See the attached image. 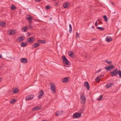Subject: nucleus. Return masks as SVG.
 Masks as SVG:
<instances>
[{"instance_id":"f257e3e1","label":"nucleus","mask_w":121,"mask_h":121,"mask_svg":"<svg viewBox=\"0 0 121 121\" xmlns=\"http://www.w3.org/2000/svg\"><path fill=\"white\" fill-rule=\"evenodd\" d=\"M50 88L51 90L53 93L56 92V87L54 83L51 82L50 83Z\"/></svg>"},{"instance_id":"f03ea898","label":"nucleus","mask_w":121,"mask_h":121,"mask_svg":"<svg viewBox=\"0 0 121 121\" xmlns=\"http://www.w3.org/2000/svg\"><path fill=\"white\" fill-rule=\"evenodd\" d=\"M80 99L82 100L81 103L83 104H85L86 101V98L84 96V93H82L80 95Z\"/></svg>"},{"instance_id":"7ed1b4c3","label":"nucleus","mask_w":121,"mask_h":121,"mask_svg":"<svg viewBox=\"0 0 121 121\" xmlns=\"http://www.w3.org/2000/svg\"><path fill=\"white\" fill-rule=\"evenodd\" d=\"M118 71L117 69H116L111 73V76H117L118 74Z\"/></svg>"},{"instance_id":"20e7f679","label":"nucleus","mask_w":121,"mask_h":121,"mask_svg":"<svg viewBox=\"0 0 121 121\" xmlns=\"http://www.w3.org/2000/svg\"><path fill=\"white\" fill-rule=\"evenodd\" d=\"M62 59L63 62L66 65H69L70 64V62L68 60L65 56H63Z\"/></svg>"},{"instance_id":"39448f33","label":"nucleus","mask_w":121,"mask_h":121,"mask_svg":"<svg viewBox=\"0 0 121 121\" xmlns=\"http://www.w3.org/2000/svg\"><path fill=\"white\" fill-rule=\"evenodd\" d=\"M114 67V66L113 65H110L109 66L106 67L105 68V69L108 71H110L113 69Z\"/></svg>"},{"instance_id":"423d86ee","label":"nucleus","mask_w":121,"mask_h":121,"mask_svg":"<svg viewBox=\"0 0 121 121\" xmlns=\"http://www.w3.org/2000/svg\"><path fill=\"white\" fill-rule=\"evenodd\" d=\"M44 93L43 90H41L38 93V99H40L43 97V95Z\"/></svg>"},{"instance_id":"0eeeda50","label":"nucleus","mask_w":121,"mask_h":121,"mask_svg":"<svg viewBox=\"0 0 121 121\" xmlns=\"http://www.w3.org/2000/svg\"><path fill=\"white\" fill-rule=\"evenodd\" d=\"M81 113H75L73 115V117L74 118H78L81 117Z\"/></svg>"},{"instance_id":"6e6552de","label":"nucleus","mask_w":121,"mask_h":121,"mask_svg":"<svg viewBox=\"0 0 121 121\" xmlns=\"http://www.w3.org/2000/svg\"><path fill=\"white\" fill-rule=\"evenodd\" d=\"M34 95H29L26 97V100H29L32 99L34 97Z\"/></svg>"},{"instance_id":"1a4fd4ad","label":"nucleus","mask_w":121,"mask_h":121,"mask_svg":"<svg viewBox=\"0 0 121 121\" xmlns=\"http://www.w3.org/2000/svg\"><path fill=\"white\" fill-rule=\"evenodd\" d=\"M26 41L28 43H31L34 41V38L32 37L26 39Z\"/></svg>"},{"instance_id":"9d476101","label":"nucleus","mask_w":121,"mask_h":121,"mask_svg":"<svg viewBox=\"0 0 121 121\" xmlns=\"http://www.w3.org/2000/svg\"><path fill=\"white\" fill-rule=\"evenodd\" d=\"M24 39V37L23 36H22L18 38L17 39V40L18 42H20L23 41Z\"/></svg>"},{"instance_id":"9b49d317","label":"nucleus","mask_w":121,"mask_h":121,"mask_svg":"<svg viewBox=\"0 0 121 121\" xmlns=\"http://www.w3.org/2000/svg\"><path fill=\"white\" fill-rule=\"evenodd\" d=\"M20 61L22 63H26L27 62V60L26 58H21L20 60Z\"/></svg>"},{"instance_id":"f8f14e48","label":"nucleus","mask_w":121,"mask_h":121,"mask_svg":"<svg viewBox=\"0 0 121 121\" xmlns=\"http://www.w3.org/2000/svg\"><path fill=\"white\" fill-rule=\"evenodd\" d=\"M84 86L88 90H89L90 89L89 85L88 83L87 82H85L84 83Z\"/></svg>"},{"instance_id":"ddd939ff","label":"nucleus","mask_w":121,"mask_h":121,"mask_svg":"<svg viewBox=\"0 0 121 121\" xmlns=\"http://www.w3.org/2000/svg\"><path fill=\"white\" fill-rule=\"evenodd\" d=\"M69 77H67L64 78L62 81V82H63L65 83L68 82L69 79Z\"/></svg>"},{"instance_id":"4468645a","label":"nucleus","mask_w":121,"mask_h":121,"mask_svg":"<svg viewBox=\"0 0 121 121\" xmlns=\"http://www.w3.org/2000/svg\"><path fill=\"white\" fill-rule=\"evenodd\" d=\"M112 38L109 36H107L106 38V40L108 42H110L112 40Z\"/></svg>"},{"instance_id":"2eb2a0df","label":"nucleus","mask_w":121,"mask_h":121,"mask_svg":"<svg viewBox=\"0 0 121 121\" xmlns=\"http://www.w3.org/2000/svg\"><path fill=\"white\" fill-rule=\"evenodd\" d=\"M113 85V83H109L106 84V87L107 88H109L112 87Z\"/></svg>"},{"instance_id":"dca6fc26","label":"nucleus","mask_w":121,"mask_h":121,"mask_svg":"<svg viewBox=\"0 0 121 121\" xmlns=\"http://www.w3.org/2000/svg\"><path fill=\"white\" fill-rule=\"evenodd\" d=\"M41 109V108L39 106H36L33 108L32 109L33 111L38 110H40Z\"/></svg>"},{"instance_id":"f3484780","label":"nucleus","mask_w":121,"mask_h":121,"mask_svg":"<svg viewBox=\"0 0 121 121\" xmlns=\"http://www.w3.org/2000/svg\"><path fill=\"white\" fill-rule=\"evenodd\" d=\"M63 113V112L61 111H58L56 113V115H60L62 114Z\"/></svg>"},{"instance_id":"a211bd4d","label":"nucleus","mask_w":121,"mask_h":121,"mask_svg":"<svg viewBox=\"0 0 121 121\" xmlns=\"http://www.w3.org/2000/svg\"><path fill=\"white\" fill-rule=\"evenodd\" d=\"M27 44L26 43L22 42L21 43V46L22 47H24L27 46Z\"/></svg>"},{"instance_id":"6ab92c4d","label":"nucleus","mask_w":121,"mask_h":121,"mask_svg":"<svg viewBox=\"0 0 121 121\" xmlns=\"http://www.w3.org/2000/svg\"><path fill=\"white\" fill-rule=\"evenodd\" d=\"M13 91L14 93H16L18 91L17 88H13Z\"/></svg>"},{"instance_id":"aec40b11","label":"nucleus","mask_w":121,"mask_h":121,"mask_svg":"<svg viewBox=\"0 0 121 121\" xmlns=\"http://www.w3.org/2000/svg\"><path fill=\"white\" fill-rule=\"evenodd\" d=\"M26 18L27 20H31L33 19L32 17L29 15H28L26 17Z\"/></svg>"},{"instance_id":"412c9836","label":"nucleus","mask_w":121,"mask_h":121,"mask_svg":"<svg viewBox=\"0 0 121 121\" xmlns=\"http://www.w3.org/2000/svg\"><path fill=\"white\" fill-rule=\"evenodd\" d=\"M39 45V44L38 43H35L34 44V46L32 47L33 48H36Z\"/></svg>"},{"instance_id":"4be33fe9","label":"nucleus","mask_w":121,"mask_h":121,"mask_svg":"<svg viewBox=\"0 0 121 121\" xmlns=\"http://www.w3.org/2000/svg\"><path fill=\"white\" fill-rule=\"evenodd\" d=\"M27 30V26H25V27L23 28L22 29V31L23 32H26Z\"/></svg>"},{"instance_id":"5701e85b","label":"nucleus","mask_w":121,"mask_h":121,"mask_svg":"<svg viewBox=\"0 0 121 121\" xmlns=\"http://www.w3.org/2000/svg\"><path fill=\"white\" fill-rule=\"evenodd\" d=\"M103 76V75H101L97 77L95 79V80L96 81H99L100 80V78H101L102 76Z\"/></svg>"},{"instance_id":"b1692460","label":"nucleus","mask_w":121,"mask_h":121,"mask_svg":"<svg viewBox=\"0 0 121 121\" xmlns=\"http://www.w3.org/2000/svg\"><path fill=\"white\" fill-rule=\"evenodd\" d=\"M38 42L39 43H45V42L44 40H38Z\"/></svg>"},{"instance_id":"393cba45","label":"nucleus","mask_w":121,"mask_h":121,"mask_svg":"<svg viewBox=\"0 0 121 121\" xmlns=\"http://www.w3.org/2000/svg\"><path fill=\"white\" fill-rule=\"evenodd\" d=\"M8 33L10 35L12 34H14V30H10L8 32Z\"/></svg>"},{"instance_id":"a878e982","label":"nucleus","mask_w":121,"mask_h":121,"mask_svg":"<svg viewBox=\"0 0 121 121\" xmlns=\"http://www.w3.org/2000/svg\"><path fill=\"white\" fill-rule=\"evenodd\" d=\"M97 29L101 31H104L105 29L104 28L100 27H97Z\"/></svg>"},{"instance_id":"bb28decb","label":"nucleus","mask_w":121,"mask_h":121,"mask_svg":"<svg viewBox=\"0 0 121 121\" xmlns=\"http://www.w3.org/2000/svg\"><path fill=\"white\" fill-rule=\"evenodd\" d=\"M68 54L69 56L70 57L72 56L74 54L73 52L71 51L68 52Z\"/></svg>"},{"instance_id":"cd10ccee","label":"nucleus","mask_w":121,"mask_h":121,"mask_svg":"<svg viewBox=\"0 0 121 121\" xmlns=\"http://www.w3.org/2000/svg\"><path fill=\"white\" fill-rule=\"evenodd\" d=\"M69 32L70 33L71 32L72 30L71 25V24H70L69 25Z\"/></svg>"},{"instance_id":"c85d7f7f","label":"nucleus","mask_w":121,"mask_h":121,"mask_svg":"<svg viewBox=\"0 0 121 121\" xmlns=\"http://www.w3.org/2000/svg\"><path fill=\"white\" fill-rule=\"evenodd\" d=\"M16 100V99H13L12 100H11L10 101V103L11 104H13Z\"/></svg>"},{"instance_id":"c756f323","label":"nucleus","mask_w":121,"mask_h":121,"mask_svg":"<svg viewBox=\"0 0 121 121\" xmlns=\"http://www.w3.org/2000/svg\"><path fill=\"white\" fill-rule=\"evenodd\" d=\"M63 7L64 8H67L68 7V4L66 3L64 4L63 5Z\"/></svg>"},{"instance_id":"7c9ffc66","label":"nucleus","mask_w":121,"mask_h":121,"mask_svg":"<svg viewBox=\"0 0 121 121\" xmlns=\"http://www.w3.org/2000/svg\"><path fill=\"white\" fill-rule=\"evenodd\" d=\"M105 61L109 65L111 64L112 63V61H109L107 59L106 60H105Z\"/></svg>"},{"instance_id":"2f4dec72","label":"nucleus","mask_w":121,"mask_h":121,"mask_svg":"<svg viewBox=\"0 0 121 121\" xmlns=\"http://www.w3.org/2000/svg\"><path fill=\"white\" fill-rule=\"evenodd\" d=\"M103 17L106 22H107L108 21V18L106 16L104 15L103 16Z\"/></svg>"},{"instance_id":"473e14b6","label":"nucleus","mask_w":121,"mask_h":121,"mask_svg":"<svg viewBox=\"0 0 121 121\" xmlns=\"http://www.w3.org/2000/svg\"><path fill=\"white\" fill-rule=\"evenodd\" d=\"M16 9L15 6L14 5L12 4L11 5V9L12 10H15Z\"/></svg>"},{"instance_id":"72a5a7b5","label":"nucleus","mask_w":121,"mask_h":121,"mask_svg":"<svg viewBox=\"0 0 121 121\" xmlns=\"http://www.w3.org/2000/svg\"><path fill=\"white\" fill-rule=\"evenodd\" d=\"M103 97V96L102 95L100 96L97 99V100H101L102 99Z\"/></svg>"},{"instance_id":"f704fd0d","label":"nucleus","mask_w":121,"mask_h":121,"mask_svg":"<svg viewBox=\"0 0 121 121\" xmlns=\"http://www.w3.org/2000/svg\"><path fill=\"white\" fill-rule=\"evenodd\" d=\"M0 24L1 26H4L5 24V23L4 22H1L0 23Z\"/></svg>"},{"instance_id":"c9c22d12","label":"nucleus","mask_w":121,"mask_h":121,"mask_svg":"<svg viewBox=\"0 0 121 121\" xmlns=\"http://www.w3.org/2000/svg\"><path fill=\"white\" fill-rule=\"evenodd\" d=\"M79 34L77 32H76L75 37L76 38H78L79 37Z\"/></svg>"},{"instance_id":"e433bc0d","label":"nucleus","mask_w":121,"mask_h":121,"mask_svg":"<svg viewBox=\"0 0 121 121\" xmlns=\"http://www.w3.org/2000/svg\"><path fill=\"white\" fill-rule=\"evenodd\" d=\"M118 74L120 77L121 78V71L120 70L118 71Z\"/></svg>"},{"instance_id":"4c0bfd02","label":"nucleus","mask_w":121,"mask_h":121,"mask_svg":"<svg viewBox=\"0 0 121 121\" xmlns=\"http://www.w3.org/2000/svg\"><path fill=\"white\" fill-rule=\"evenodd\" d=\"M51 7V6H45V8H46L47 9H47L50 8Z\"/></svg>"},{"instance_id":"58836bf2","label":"nucleus","mask_w":121,"mask_h":121,"mask_svg":"<svg viewBox=\"0 0 121 121\" xmlns=\"http://www.w3.org/2000/svg\"><path fill=\"white\" fill-rule=\"evenodd\" d=\"M101 70V69H100L99 70H97L96 72L95 73H98L100 72Z\"/></svg>"},{"instance_id":"ea45409f","label":"nucleus","mask_w":121,"mask_h":121,"mask_svg":"<svg viewBox=\"0 0 121 121\" xmlns=\"http://www.w3.org/2000/svg\"><path fill=\"white\" fill-rule=\"evenodd\" d=\"M102 22L101 21H99L98 22V24H102Z\"/></svg>"},{"instance_id":"a19ab883","label":"nucleus","mask_w":121,"mask_h":121,"mask_svg":"<svg viewBox=\"0 0 121 121\" xmlns=\"http://www.w3.org/2000/svg\"><path fill=\"white\" fill-rule=\"evenodd\" d=\"M27 35L28 36H29L30 35V34L29 33H27Z\"/></svg>"},{"instance_id":"79ce46f5","label":"nucleus","mask_w":121,"mask_h":121,"mask_svg":"<svg viewBox=\"0 0 121 121\" xmlns=\"http://www.w3.org/2000/svg\"><path fill=\"white\" fill-rule=\"evenodd\" d=\"M28 20V23L30 24L31 22V20Z\"/></svg>"},{"instance_id":"37998d69","label":"nucleus","mask_w":121,"mask_h":121,"mask_svg":"<svg viewBox=\"0 0 121 121\" xmlns=\"http://www.w3.org/2000/svg\"><path fill=\"white\" fill-rule=\"evenodd\" d=\"M29 28H32L33 27L32 25H30L29 26Z\"/></svg>"},{"instance_id":"c03bdc74","label":"nucleus","mask_w":121,"mask_h":121,"mask_svg":"<svg viewBox=\"0 0 121 121\" xmlns=\"http://www.w3.org/2000/svg\"><path fill=\"white\" fill-rule=\"evenodd\" d=\"M95 26H97V21H96V22H95Z\"/></svg>"},{"instance_id":"a18cd8bd","label":"nucleus","mask_w":121,"mask_h":121,"mask_svg":"<svg viewBox=\"0 0 121 121\" xmlns=\"http://www.w3.org/2000/svg\"><path fill=\"white\" fill-rule=\"evenodd\" d=\"M52 20V17L50 18L49 20L50 21H51Z\"/></svg>"},{"instance_id":"49530a36","label":"nucleus","mask_w":121,"mask_h":121,"mask_svg":"<svg viewBox=\"0 0 121 121\" xmlns=\"http://www.w3.org/2000/svg\"><path fill=\"white\" fill-rule=\"evenodd\" d=\"M41 0H36V1H40Z\"/></svg>"},{"instance_id":"de8ad7c7","label":"nucleus","mask_w":121,"mask_h":121,"mask_svg":"<svg viewBox=\"0 0 121 121\" xmlns=\"http://www.w3.org/2000/svg\"><path fill=\"white\" fill-rule=\"evenodd\" d=\"M112 4L114 6V4L112 2Z\"/></svg>"},{"instance_id":"09e8293b","label":"nucleus","mask_w":121,"mask_h":121,"mask_svg":"<svg viewBox=\"0 0 121 121\" xmlns=\"http://www.w3.org/2000/svg\"><path fill=\"white\" fill-rule=\"evenodd\" d=\"M91 27L93 28V29H94V26H91Z\"/></svg>"},{"instance_id":"8fccbe9b","label":"nucleus","mask_w":121,"mask_h":121,"mask_svg":"<svg viewBox=\"0 0 121 121\" xmlns=\"http://www.w3.org/2000/svg\"><path fill=\"white\" fill-rule=\"evenodd\" d=\"M2 56L1 55H0V58H1Z\"/></svg>"},{"instance_id":"3c124183","label":"nucleus","mask_w":121,"mask_h":121,"mask_svg":"<svg viewBox=\"0 0 121 121\" xmlns=\"http://www.w3.org/2000/svg\"><path fill=\"white\" fill-rule=\"evenodd\" d=\"M57 3H56V4H56V5H57Z\"/></svg>"},{"instance_id":"603ef678","label":"nucleus","mask_w":121,"mask_h":121,"mask_svg":"<svg viewBox=\"0 0 121 121\" xmlns=\"http://www.w3.org/2000/svg\"><path fill=\"white\" fill-rule=\"evenodd\" d=\"M99 19H98L97 20V21H99Z\"/></svg>"},{"instance_id":"864d4df0","label":"nucleus","mask_w":121,"mask_h":121,"mask_svg":"<svg viewBox=\"0 0 121 121\" xmlns=\"http://www.w3.org/2000/svg\"><path fill=\"white\" fill-rule=\"evenodd\" d=\"M1 78H0V81H1Z\"/></svg>"},{"instance_id":"5fc2aeb1","label":"nucleus","mask_w":121,"mask_h":121,"mask_svg":"<svg viewBox=\"0 0 121 121\" xmlns=\"http://www.w3.org/2000/svg\"><path fill=\"white\" fill-rule=\"evenodd\" d=\"M53 0V1H56V0Z\"/></svg>"},{"instance_id":"6e6d98bb","label":"nucleus","mask_w":121,"mask_h":121,"mask_svg":"<svg viewBox=\"0 0 121 121\" xmlns=\"http://www.w3.org/2000/svg\"><path fill=\"white\" fill-rule=\"evenodd\" d=\"M83 111H84V109H83Z\"/></svg>"}]
</instances>
